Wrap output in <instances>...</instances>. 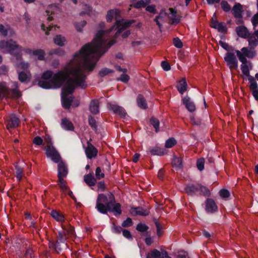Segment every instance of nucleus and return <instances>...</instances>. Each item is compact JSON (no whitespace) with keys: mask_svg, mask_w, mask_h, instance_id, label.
<instances>
[{"mask_svg":"<svg viewBox=\"0 0 258 258\" xmlns=\"http://www.w3.org/2000/svg\"><path fill=\"white\" fill-rule=\"evenodd\" d=\"M101 33L100 31L98 34L95 46L87 43L73 55V58L63 72L67 78L63 84L65 83L66 86L62 89L61 95L68 96L73 94L76 87H80L83 89L87 88V84L85 82L87 77L84 70L92 71L97 61L105 53V50L102 53L99 52L104 44L100 39Z\"/></svg>","mask_w":258,"mask_h":258,"instance_id":"1","label":"nucleus"},{"mask_svg":"<svg viewBox=\"0 0 258 258\" xmlns=\"http://www.w3.org/2000/svg\"><path fill=\"white\" fill-rule=\"evenodd\" d=\"M95 208L102 214H107L109 212L113 213L115 217L120 216L122 213L121 205L120 203L115 202V197L110 192L108 194V199L103 194L98 195Z\"/></svg>","mask_w":258,"mask_h":258,"instance_id":"2","label":"nucleus"},{"mask_svg":"<svg viewBox=\"0 0 258 258\" xmlns=\"http://www.w3.org/2000/svg\"><path fill=\"white\" fill-rule=\"evenodd\" d=\"M64 70L58 71L53 74L50 70L43 72L41 75V79L38 82V86L43 89H57L63 85V82L67 76L63 74Z\"/></svg>","mask_w":258,"mask_h":258,"instance_id":"3","label":"nucleus"},{"mask_svg":"<svg viewBox=\"0 0 258 258\" xmlns=\"http://www.w3.org/2000/svg\"><path fill=\"white\" fill-rule=\"evenodd\" d=\"M135 22V20H131L126 22H124L123 19L122 20H116L115 23V24L111 26V27L108 30L105 31L103 30H99L96 33L95 37L93 39L92 42L89 43L92 46H95L96 44L95 39L97 37V35L99 32L102 31L101 35H100V39L104 42L103 44V46L100 49L99 51L100 53H102L105 50V52L107 51L108 48H109L114 43V42H107V40L103 38V36L105 33H110L113 29H117L116 34L121 33L124 30L130 27L132 24Z\"/></svg>","mask_w":258,"mask_h":258,"instance_id":"4","label":"nucleus"},{"mask_svg":"<svg viewBox=\"0 0 258 258\" xmlns=\"http://www.w3.org/2000/svg\"><path fill=\"white\" fill-rule=\"evenodd\" d=\"M0 48L6 49L7 51L12 56L11 60L14 59L20 60L22 58V47L12 39L0 41Z\"/></svg>","mask_w":258,"mask_h":258,"instance_id":"5","label":"nucleus"},{"mask_svg":"<svg viewBox=\"0 0 258 258\" xmlns=\"http://www.w3.org/2000/svg\"><path fill=\"white\" fill-rule=\"evenodd\" d=\"M184 190L186 194L190 196L200 195L209 197L211 196L210 190L200 183L188 184L185 186Z\"/></svg>","mask_w":258,"mask_h":258,"instance_id":"6","label":"nucleus"},{"mask_svg":"<svg viewBox=\"0 0 258 258\" xmlns=\"http://www.w3.org/2000/svg\"><path fill=\"white\" fill-rule=\"evenodd\" d=\"M45 154L47 157L51 158L54 163H58L61 157L58 152L52 145H47L45 147Z\"/></svg>","mask_w":258,"mask_h":258,"instance_id":"7","label":"nucleus"},{"mask_svg":"<svg viewBox=\"0 0 258 258\" xmlns=\"http://www.w3.org/2000/svg\"><path fill=\"white\" fill-rule=\"evenodd\" d=\"M224 60L230 70H236L238 68V60L234 53L227 52L224 57Z\"/></svg>","mask_w":258,"mask_h":258,"instance_id":"8","label":"nucleus"},{"mask_svg":"<svg viewBox=\"0 0 258 258\" xmlns=\"http://www.w3.org/2000/svg\"><path fill=\"white\" fill-rule=\"evenodd\" d=\"M232 12L234 17L237 19V24L243 23L242 20V13L243 12L242 6L240 3H236L233 6Z\"/></svg>","mask_w":258,"mask_h":258,"instance_id":"9","label":"nucleus"},{"mask_svg":"<svg viewBox=\"0 0 258 258\" xmlns=\"http://www.w3.org/2000/svg\"><path fill=\"white\" fill-rule=\"evenodd\" d=\"M107 105L109 110L112 111L114 114L118 115L120 117L124 118L127 115V113L123 107L110 103H108Z\"/></svg>","mask_w":258,"mask_h":258,"instance_id":"10","label":"nucleus"},{"mask_svg":"<svg viewBox=\"0 0 258 258\" xmlns=\"http://www.w3.org/2000/svg\"><path fill=\"white\" fill-rule=\"evenodd\" d=\"M20 122V119L15 114H11L7 120V128L8 130L15 128L18 126Z\"/></svg>","mask_w":258,"mask_h":258,"instance_id":"11","label":"nucleus"},{"mask_svg":"<svg viewBox=\"0 0 258 258\" xmlns=\"http://www.w3.org/2000/svg\"><path fill=\"white\" fill-rule=\"evenodd\" d=\"M218 208L214 200L208 198L205 201V210L208 213H215L218 211Z\"/></svg>","mask_w":258,"mask_h":258,"instance_id":"12","label":"nucleus"},{"mask_svg":"<svg viewBox=\"0 0 258 258\" xmlns=\"http://www.w3.org/2000/svg\"><path fill=\"white\" fill-rule=\"evenodd\" d=\"M249 89L254 99L258 101V84L253 77L249 79Z\"/></svg>","mask_w":258,"mask_h":258,"instance_id":"13","label":"nucleus"},{"mask_svg":"<svg viewBox=\"0 0 258 258\" xmlns=\"http://www.w3.org/2000/svg\"><path fill=\"white\" fill-rule=\"evenodd\" d=\"M182 102L188 111L193 112L196 110L195 104L188 96L182 97Z\"/></svg>","mask_w":258,"mask_h":258,"instance_id":"14","label":"nucleus"},{"mask_svg":"<svg viewBox=\"0 0 258 258\" xmlns=\"http://www.w3.org/2000/svg\"><path fill=\"white\" fill-rule=\"evenodd\" d=\"M87 157L91 159L97 156L98 150L91 143H88L87 147L85 149Z\"/></svg>","mask_w":258,"mask_h":258,"instance_id":"15","label":"nucleus"},{"mask_svg":"<svg viewBox=\"0 0 258 258\" xmlns=\"http://www.w3.org/2000/svg\"><path fill=\"white\" fill-rule=\"evenodd\" d=\"M131 213L134 216L140 215L142 216H147L149 215V210L144 209L141 207H132L131 208Z\"/></svg>","mask_w":258,"mask_h":258,"instance_id":"16","label":"nucleus"},{"mask_svg":"<svg viewBox=\"0 0 258 258\" xmlns=\"http://www.w3.org/2000/svg\"><path fill=\"white\" fill-rule=\"evenodd\" d=\"M236 31L239 37L243 38H247L250 35L247 28L244 26L237 27L236 28Z\"/></svg>","mask_w":258,"mask_h":258,"instance_id":"17","label":"nucleus"},{"mask_svg":"<svg viewBox=\"0 0 258 258\" xmlns=\"http://www.w3.org/2000/svg\"><path fill=\"white\" fill-rule=\"evenodd\" d=\"M61 228L63 231L68 236H73L75 234V228L71 226L68 222L64 221L61 224Z\"/></svg>","mask_w":258,"mask_h":258,"instance_id":"18","label":"nucleus"},{"mask_svg":"<svg viewBox=\"0 0 258 258\" xmlns=\"http://www.w3.org/2000/svg\"><path fill=\"white\" fill-rule=\"evenodd\" d=\"M58 163L57 166V175L67 176L68 173V167L66 164L62 161L60 160Z\"/></svg>","mask_w":258,"mask_h":258,"instance_id":"19","label":"nucleus"},{"mask_svg":"<svg viewBox=\"0 0 258 258\" xmlns=\"http://www.w3.org/2000/svg\"><path fill=\"white\" fill-rule=\"evenodd\" d=\"M89 110L93 114L99 113V101L97 99L92 100L89 105Z\"/></svg>","mask_w":258,"mask_h":258,"instance_id":"20","label":"nucleus"},{"mask_svg":"<svg viewBox=\"0 0 258 258\" xmlns=\"http://www.w3.org/2000/svg\"><path fill=\"white\" fill-rule=\"evenodd\" d=\"M187 84L185 78H182L178 81V84L176 85V88L178 92L183 94L187 90Z\"/></svg>","mask_w":258,"mask_h":258,"instance_id":"21","label":"nucleus"},{"mask_svg":"<svg viewBox=\"0 0 258 258\" xmlns=\"http://www.w3.org/2000/svg\"><path fill=\"white\" fill-rule=\"evenodd\" d=\"M120 16V11L118 9L110 10L107 12L106 20L108 22H111L114 17L117 19ZM117 19H116V20Z\"/></svg>","mask_w":258,"mask_h":258,"instance_id":"22","label":"nucleus"},{"mask_svg":"<svg viewBox=\"0 0 258 258\" xmlns=\"http://www.w3.org/2000/svg\"><path fill=\"white\" fill-rule=\"evenodd\" d=\"M137 103L138 106L142 109H146L148 108L147 101L142 94H139L137 97Z\"/></svg>","mask_w":258,"mask_h":258,"instance_id":"23","label":"nucleus"},{"mask_svg":"<svg viewBox=\"0 0 258 258\" xmlns=\"http://www.w3.org/2000/svg\"><path fill=\"white\" fill-rule=\"evenodd\" d=\"M84 180L86 183L89 186H94L96 183V179L91 173L84 175Z\"/></svg>","mask_w":258,"mask_h":258,"instance_id":"24","label":"nucleus"},{"mask_svg":"<svg viewBox=\"0 0 258 258\" xmlns=\"http://www.w3.org/2000/svg\"><path fill=\"white\" fill-rule=\"evenodd\" d=\"M50 215L56 221L60 222L61 224L65 221L63 215L56 210H53L51 211Z\"/></svg>","mask_w":258,"mask_h":258,"instance_id":"25","label":"nucleus"},{"mask_svg":"<svg viewBox=\"0 0 258 258\" xmlns=\"http://www.w3.org/2000/svg\"><path fill=\"white\" fill-rule=\"evenodd\" d=\"M73 97L72 96L61 95L62 105L65 109H69L71 107V103L73 101Z\"/></svg>","mask_w":258,"mask_h":258,"instance_id":"26","label":"nucleus"},{"mask_svg":"<svg viewBox=\"0 0 258 258\" xmlns=\"http://www.w3.org/2000/svg\"><path fill=\"white\" fill-rule=\"evenodd\" d=\"M241 51L249 58H252L256 55L255 51L254 50V49H252L251 47L248 48L244 47L242 48Z\"/></svg>","mask_w":258,"mask_h":258,"instance_id":"27","label":"nucleus"},{"mask_svg":"<svg viewBox=\"0 0 258 258\" xmlns=\"http://www.w3.org/2000/svg\"><path fill=\"white\" fill-rule=\"evenodd\" d=\"M151 155L163 156L165 154V151L163 148H161L158 146H156L153 148L149 149V151Z\"/></svg>","mask_w":258,"mask_h":258,"instance_id":"28","label":"nucleus"},{"mask_svg":"<svg viewBox=\"0 0 258 258\" xmlns=\"http://www.w3.org/2000/svg\"><path fill=\"white\" fill-rule=\"evenodd\" d=\"M61 126L63 128L68 131H73L74 129L73 123L66 118L61 120Z\"/></svg>","mask_w":258,"mask_h":258,"instance_id":"29","label":"nucleus"},{"mask_svg":"<svg viewBox=\"0 0 258 258\" xmlns=\"http://www.w3.org/2000/svg\"><path fill=\"white\" fill-rule=\"evenodd\" d=\"M252 64H241V70L242 73L245 76L248 77V80L249 81V79L250 77H253L252 76L250 75L249 73V68L251 69Z\"/></svg>","mask_w":258,"mask_h":258,"instance_id":"30","label":"nucleus"},{"mask_svg":"<svg viewBox=\"0 0 258 258\" xmlns=\"http://www.w3.org/2000/svg\"><path fill=\"white\" fill-rule=\"evenodd\" d=\"M235 52L236 53L239 60L242 62V64H251L250 61L247 60V58H246V56L241 51H240L238 50H235Z\"/></svg>","mask_w":258,"mask_h":258,"instance_id":"31","label":"nucleus"},{"mask_svg":"<svg viewBox=\"0 0 258 258\" xmlns=\"http://www.w3.org/2000/svg\"><path fill=\"white\" fill-rule=\"evenodd\" d=\"M162 255V251L160 252L159 250L154 249L150 253H148L146 258H161Z\"/></svg>","mask_w":258,"mask_h":258,"instance_id":"32","label":"nucleus"},{"mask_svg":"<svg viewBox=\"0 0 258 258\" xmlns=\"http://www.w3.org/2000/svg\"><path fill=\"white\" fill-rule=\"evenodd\" d=\"M15 64L18 67L20 68L23 70H26L28 68L29 64L27 62H25L23 61V58H22L21 60H16L14 59L12 60Z\"/></svg>","mask_w":258,"mask_h":258,"instance_id":"33","label":"nucleus"},{"mask_svg":"<svg viewBox=\"0 0 258 258\" xmlns=\"http://www.w3.org/2000/svg\"><path fill=\"white\" fill-rule=\"evenodd\" d=\"M53 41L55 44L60 46H63L64 45L66 39L61 35H57L53 38Z\"/></svg>","mask_w":258,"mask_h":258,"instance_id":"34","label":"nucleus"},{"mask_svg":"<svg viewBox=\"0 0 258 258\" xmlns=\"http://www.w3.org/2000/svg\"><path fill=\"white\" fill-rule=\"evenodd\" d=\"M33 55L37 56L38 60H44L45 59V52L42 49H39L33 50Z\"/></svg>","mask_w":258,"mask_h":258,"instance_id":"35","label":"nucleus"},{"mask_svg":"<svg viewBox=\"0 0 258 258\" xmlns=\"http://www.w3.org/2000/svg\"><path fill=\"white\" fill-rule=\"evenodd\" d=\"M182 159L179 157H174L172 161V166L178 169L182 167Z\"/></svg>","mask_w":258,"mask_h":258,"instance_id":"36","label":"nucleus"},{"mask_svg":"<svg viewBox=\"0 0 258 258\" xmlns=\"http://www.w3.org/2000/svg\"><path fill=\"white\" fill-rule=\"evenodd\" d=\"M248 38L249 46H250V47H251L252 49H254V48L258 44V41L257 39L253 35H251L249 36Z\"/></svg>","mask_w":258,"mask_h":258,"instance_id":"37","label":"nucleus"},{"mask_svg":"<svg viewBox=\"0 0 258 258\" xmlns=\"http://www.w3.org/2000/svg\"><path fill=\"white\" fill-rule=\"evenodd\" d=\"M88 123L94 131L97 130V125L96 124V121L94 117L89 115L88 116Z\"/></svg>","mask_w":258,"mask_h":258,"instance_id":"38","label":"nucleus"},{"mask_svg":"<svg viewBox=\"0 0 258 258\" xmlns=\"http://www.w3.org/2000/svg\"><path fill=\"white\" fill-rule=\"evenodd\" d=\"M15 167L16 169V177L18 180L20 181L22 177L23 169L17 164L15 165Z\"/></svg>","mask_w":258,"mask_h":258,"instance_id":"39","label":"nucleus"},{"mask_svg":"<svg viewBox=\"0 0 258 258\" xmlns=\"http://www.w3.org/2000/svg\"><path fill=\"white\" fill-rule=\"evenodd\" d=\"M148 229V226L144 223H139L136 226V230L142 233L147 232Z\"/></svg>","mask_w":258,"mask_h":258,"instance_id":"40","label":"nucleus"},{"mask_svg":"<svg viewBox=\"0 0 258 258\" xmlns=\"http://www.w3.org/2000/svg\"><path fill=\"white\" fill-rule=\"evenodd\" d=\"M64 53V50L60 48H57L56 49H52L48 52V54L50 55H52L53 54H56V55H58L59 56H61V55H63Z\"/></svg>","mask_w":258,"mask_h":258,"instance_id":"41","label":"nucleus"},{"mask_svg":"<svg viewBox=\"0 0 258 258\" xmlns=\"http://www.w3.org/2000/svg\"><path fill=\"white\" fill-rule=\"evenodd\" d=\"M150 122L151 124H152L155 128L156 132H158L159 131V126L160 124L159 120L154 117H152L150 119Z\"/></svg>","mask_w":258,"mask_h":258,"instance_id":"42","label":"nucleus"},{"mask_svg":"<svg viewBox=\"0 0 258 258\" xmlns=\"http://www.w3.org/2000/svg\"><path fill=\"white\" fill-rule=\"evenodd\" d=\"M18 79L21 82L25 83L28 79V76L25 72L22 71L19 73Z\"/></svg>","mask_w":258,"mask_h":258,"instance_id":"43","label":"nucleus"},{"mask_svg":"<svg viewBox=\"0 0 258 258\" xmlns=\"http://www.w3.org/2000/svg\"><path fill=\"white\" fill-rule=\"evenodd\" d=\"M216 29L224 34L226 33L227 31L226 26L224 22L219 23Z\"/></svg>","mask_w":258,"mask_h":258,"instance_id":"44","label":"nucleus"},{"mask_svg":"<svg viewBox=\"0 0 258 258\" xmlns=\"http://www.w3.org/2000/svg\"><path fill=\"white\" fill-rule=\"evenodd\" d=\"M153 221L157 229V234L158 236H160L162 234L161 231L162 229V226L156 219L154 218Z\"/></svg>","mask_w":258,"mask_h":258,"instance_id":"45","label":"nucleus"},{"mask_svg":"<svg viewBox=\"0 0 258 258\" xmlns=\"http://www.w3.org/2000/svg\"><path fill=\"white\" fill-rule=\"evenodd\" d=\"M176 144V141L174 138H170L168 139L165 143V147L167 148H170L172 147Z\"/></svg>","mask_w":258,"mask_h":258,"instance_id":"46","label":"nucleus"},{"mask_svg":"<svg viewBox=\"0 0 258 258\" xmlns=\"http://www.w3.org/2000/svg\"><path fill=\"white\" fill-rule=\"evenodd\" d=\"M205 159L203 158L198 159L197 161V167L200 171L204 169Z\"/></svg>","mask_w":258,"mask_h":258,"instance_id":"47","label":"nucleus"},{"mask_svg":"<svg viewBox=\"0 0 258 258\" xmlns=\"http://www.w3.org/2000/svg\"><path fill=\"white\" fill-rule=\"evenodd\" d=\"M112 72H113V70L109 69L108 68H105L99 71V75L101 77H104L105 76Z\"/></svg>","mask_w":258,"mask_h":258,"instance_id":"48","label":"nucleus"},{"mask_svg":"<svg viewBox=\"0 0 258 258\" xmlns=\"http://www.w3.org/2000/svg\"><path fill=\"white\" fill-rule=\"evenodd\" d=\"M87 22L86 21H82L80 22L76 23L75 24V27L76 30L78 32H81L82 31L83 28L86 25Z\"/></svg>","mask_w":258,"mask_h":258,"instance_id":"49","label":"nucleus"},{"mask_svg":"<svg viewBox=\"0 0 258 258\" xmlns=\"http://www.w3.org/2000/svg\"><path fill=\"white\" fill-rule=\"evenodd\" d=\"M221 6L222 10L225 12H228L231 10V6L228 2L225 1H222L221 2Z\"/></svg>","mask_w":258,"mask_h":258,"instance_id":"50","label":"nucleus"},{"mask_svg":"<svg viewBox=\"0 0 258 258\" xmlns=\"http://www.w3.org/2000/svg\"><path fill=\"white\" fill-rule=\"evenodd\" d=\"M134 8L140 9L142 8H145L146 7V4L145 3L144 0H140L138 1L137 3H135L133 5Z\"/></svg>","mask_w":258,"mask_h":258,"instance_id":"51","label":"nucleus"},{"mask_svg":"<svg viewBox=\"0 0 258 258\" xmlns=\"http://www.w3.org/2000/svg\"><path fill=\"white\" fill-rule=\"evenodd\" d=\"M67 234L62 230L58 233L57 238L61 242H64L67 239Z\"/></svg>","mask_w":258,"mask_h":258,"instance_id":"52","label":"nucleus"},{"mask_svg":"<svg viewBox=\"0 0 258 258\" xmlns=\"http://www.w3.org/2000/svg\"><path fill=\"white\" fill-rule=\"evenodd\" d=\"M174 45L178 48H181L183 47V43L178 37L174 38L173 40Z\"/></svg>","mask_w":258,"mask_h":258,"instance_id":"53","label":"nucleus"},{"mask_svg":"<svg viewBox=\"0 0 258 258\" xmlns=\"http://www.w3.org/2000/svg\"><path fill=\"white\" fill-rule=\"evenodd\" d=\"M133 222L131 218H127L126 220L123 221L121 223V226L123 227H128L132 226Z\"/></svg>","mask_w":258,"mask_h":258,"instance_id":"54","label":"nucleus"},{"mask_svg":"<svg viewBox=\"0 0 258 258\" xmlns=\"http://www.w3.org/2000/svg\"><path fill=\"white\" fill-rule=\"evenodd\" d=\"M219 44L223 49L227 51H229L230 50H234V48L231 46H229L228 43L224 41L220 40L219 42Z\"/></svg>","mask_w":258,"mask_h":258,"instance_id":"55","label":"nucleus"},{"mask_svg":"<svg viewBox=\"0 0 258 258\" xmlns=\"http://www.w3.org/2000/svg\"><path fill=\"white\" fill-rule=\"evenodd\" d=\"M130 79V76L128 75L125 73H123L120 75V78L117 79V80L120 81L124 83H127L128 82Z\"/></svg>","mask_w":258,"mask_h":258,"instance_id":"56","label":"nucleus"},{"mask_svg":"<svg viewBox=\"0 0 258 258\" xmlns=\"http://www.w3.org/2000/svg\"><path fill=\"white\" fill-rule=\"evenodd\" d=\"M123 229L119 226L116 225L114 223L113 224L112 227V232L115 234H120L122 231Z\"/></svg>","mask_w":258,"mask_h":258,"instance_id":"57","label":"nucleus"},{"mask_svg":"<svg viewBox=\"0 0 258 258\" xmlns=\"http://www.w3.org/2000/svg\"><path fill=\"white\" fill-rule=\"evenodd\" d=\"M95 175L96 178L100 179L104 177V174L101 172V169L100 167H97L95 170Z\"/></svg>","mask_w":258,"mask_h":258,"instance_id":"58","label":"nucleus"},{"mask_svg":"<svg viewBox=\"0 0 258 258\" xmlns=\"http://www.w3.org/2000/svg\"><path fill=\"white\" fill-rule=\"evenodd\" d=\"M219 195L222 198H227L230 196V192L227 189H222L219 191Z\"/></svg>","mask_w":258,"mask_h":258,"instance_id":"59","label":"nucleus"},{"mask_svg":"<svg viewBox=\"0 0 258 258\" xmlns=\"http://www.w3.org/2000/svg\"><path fill=\"white\" fill-rule=\"evenodd\" d=\"M146 10L147 12L152 13L153 14H157V11L156 9V6L154 5H148L146 7Z\"/></svg>","mask_w":258,"mask_h":258,"instance_id":"60","label":"nucleus"},{"mask_svg":"<svg viewBox=\"0 0 258 258\" xmlns=\"http://www.w3.org/2000/svg\"><path fill=\"white\" fill-rule=\"evenodd\" d=\"M33 143L34 144L37 146H41L43 145V139L39 136L35 137L33 140Z\"/></svg>","mask_w":258,"mask_h":258,"instance_id":"61","label":"nucleus"},{"mask_svg":"<svg viewBox=\"0 0 258 258\" xmlns=\"http://www.w3.org/2000/svg\"><path fill=\"white\" fill-rule=\"evenodd\" d=\"M33 249L29 247L26 249V250L25 252L24 257L25 258H33Z\"/></svg>","mask_w":258,"mask_h":258,"instance_id":"62","label":"nucleus"},{"mask_svg":"<svg viewBox=\"0 0 258 258\" xmlns=\"http://www.w3.org/2000/svg\"><path fill=\"white\" fill-rule=\"evenodd\" d=\"M12 95L13 98L17 99L20 97L21 96V94L19 91H18L17 88L13 89L11 90Z\"/></svg>","mask_w":258,"mask_h":258,"instance_id":"63","label":"nucleus"},{"mask_svg":"<svg viewBox=\"0 0 258 258\" xmlns=\"http://www.w3.org/2000/svg\"><path fill=\"white\" fill-rule=\"evenodd\" d=\"M251 21L254 28L258 25V13L253 15Z\"/></svg>","mask_w":258,"mask_h":258,"instance_id":"64","label":"nucleus"}]
</instances>
